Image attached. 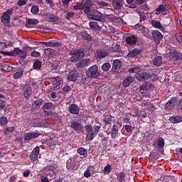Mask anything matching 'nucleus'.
<instances>
[{
	"label": "nucleus",
	"instance_id": "obj_14",
	"mask_svg": "<svg viewBox=\"0 0 182 182\" xmlns=\"http://www.w3.org/2000/svg\"><path fill=\"white\" fill-rule=\"evenodd\" d=\"M92 6H93V3L90 0H86L84 3H82V10L85 14H90V11H92Z\"/></svg>",
	"mask_w": 182,
	"mask_h": 182
},
{
	"label": "nucleus",
	"instance_id": "obj_6",
	"mask_svg": "<svg viewBox=\"0 0 182 182\" xmlns=\"http://www.w3.org/2000/svg\"><path fill=\"white\" fill-rule=\"evenodd\" d=\"M135 77L136 80H139V82H143L144 80H149V79L151 77V74L144 71V72L136 73L135 75Z\"/></svg>",
	"mask_w": 182,
	"mask_h": 182
},
{
	"label": "nucleus",
	"instance_id": "obj_1",
	"mask_svg": "<svg viewBox=\"0 0 182 182\" xmlns=\"http://www.w3.org/2000/svg\"><path fill=\"white\" fill-rule=\"evenodd\" d=\"M85 140L87 141H92L97 134H99V132H100V129H102V125L99 124L98 125H95L92 127V124H88L85 126Z\"/></svg>",
	"mask_w": 182,
	"mask_h": 182
},
{
	"label": "nucleus",
	"instance_id": "obj_21",
	"mask_svg": "<svg viewBox=\"0 0 182 182\" xmlns=\"http://www.w3.org/2000/svg\"><path fill=\"white\" fill-rule=\"evenodd\" d=\"M97 59H103L109 56V53L105 49H98L96 50Z\"/></svg>",
	"mask_w": 182,
	"mask_h": 182
},
{
	"label": "nucleus",
	"instance_id": "obj_45",
	"mask_svg": "<svg viewBox=\"0 0 182 182\" xmlns=\"http://www.w3.org/2000/svg\"><path fill=\"white\" fill-rule=\"evenodd\" d=\"M114 25L117 26H120V25H123V20L120 17H116L114 18V21L112 23Z\"/></svg>",
	"mask_w": 182,
	"mask_h": 182
},
{
	"label": "nucleus",
	"instance_id": "obj_4",
	"mask_svg": "<svg viewBox=\"0 0 182 182\" xmlns=\"http://www.w3.org/2000/svg\"><path fill=\"white\" fill-rule=\"evenodd\" d=\"M14 14V9H9L1 16V22L4 25H9L11 23V16Z\"/></svg>",
	"mask_w": 182,
	"mask_h": 182
},
{
	"label": "nucleus",
	"instance_id": "obj_36",
	"mask_svg": "<svg viewBox=\"0 0 182 182\" xmlns=\"http://www.w3.org/2000/svg\"><path fill=\"white\" fill-rule=\"evenodd\" d=\"M0 66L1 70H4V72H12V70H14V67L11 66L9 64L1 63Z\"/></svg>",
	"mask_w": 182,
	"mask_h": 182
},
{
	"label": "nucleus",
	"instance_id": "obj_54",
	"mask_svg": "<svg viewBox=\"0 0 182 182\" xmlns=\"http://www.w3.org/2000/svg\"><path fill=\"white\" fill-rule=\"evenodd\" d=\"M14 130H15V127H7L4 130V134L6 136H8V134H9V133H12V132H14Z\"/></svg>",
	"mask_w": 182,
	"mask_h": 182
},
{
	"label": "nucleus",
	"instance_id": "obj_27",
	"mask_svg": "<svg viewBox=\"0 0 182 182\" xmlns=\"http://www.w3.org/2000/svg\"><path fill=\"white\" fill-rule=\"evenodd\" d=\"M119 137V126L114 124L111 129V138L116 139Z\"/></svg>",
	"mask_w": 182,
	"mask_h": 182
},
{
	"label": "nucleus",
	"instance_id": "obj_61",
	"mask_svg": "<svg viewBox=\"0 0 182 182\" xmlns=\"http://www.w3.org/2000/svg\"><path fill=\"white\" fill-rule=\"evenodd\" d=\"M74 9H75V11L83 10V3H77L76 5L74 6Z\"/></svg>",
	"mask_w": 182,
	"mask_h": 182
},
{
	"label": "nucleus",
	"instance_id": "obj_38",
	"mask_svg": "<svg viewBox=\"0 0 182 182\" xmlns=\"http://www.w3.org/2000/svg\"><path fill=\"white\" fill-rule=\"evenodd\" d=\"M90 63V59H83L81 61L78 62L76 65L77 68H85V66H87Z\"/></svg>",
	"mask_w": 182,
	"mask_h": 182
},
{
	"label": "nucleus",
	"instance_id": "obj_60",
	"mask_svg": "<svg viewBox=\"0 0 182 182\" xmlns=\"http://www.w3.org/2000/svg\"><path fill=\"white\" fill-rule=\"evenodd\" d=\"M144 26L143 25H140L139 23L136 24L134 26V29H136V31H137L138 32H141L144 29Z\"/></svg>",
	"mask_w": 182,
	"mask_h": 182
},
{
	"label": "nucleus",
	"instance_id": "obj_53",
	"mask_svg": "<svg viewBox=\"0 0 182 182\" xmlns=\"http://www.w3.org/2000/svg\"><path fill=\"white\" fill-rule=\"evenodd\" d=\"M54 53H55V50L52 48H46L44 50V53L46 56H52V55H53Z\"/></svg>",
	"mask_w": 182,
	"mask_h": 182
},
{
	"label": "nucleus",
	"instance_id": "obj_50",
	"mask_svg": "<svg viewBox=\"0 0 182 182\" xmlns=\"http://www.w3.org/2000/svg\"><path fill=\"white\" fill-rule=\"evenodd\" d=\"M31 12L33 15H38L39 14V6L33 5L31 9Z\"/></svg>",
	"mask_w": 182,
	"mask_h": 182
},
{
	"label": "nucleus",
	"instance_id": "obj_7",
	"mask_svg": "<svg viewBox=\"0 0 182 182\" xmlns=\"http://www.w3.org/2000/svg\"><path fill=\"white\" fill-rule=\"evenodd\" d=\"M89 19H92V21H102L103 18V14L97 10H93L88 14Z\"/></svg>",
	"mask_w": 182,
	"mask_h": 182
},
{
	"label": "nucleus",
	"instance_id": "obj_55",
	"mask_svg": "<svg viewBox=\"0 0 182 182\" xmlns=\"http://www.w3.org/2000/svg\"><path fill=\"white\" fill-rule=\"evenodd\" d=\"M117 177L119 182H123L124 181V178H126V174L124 173V172H121L119 173Z\"/></svg>",
	"mask_w": 182,
	"mask_h": 182
},
{
	"label": "nucleus",
	"instance_id": "obj_51",
	"mask_svg": "<svg viewBox=\"0 0 182 182\" xmlns=\"http://www.w3.org/2000/svg\"><path fill=\"white\" fill-rule=\"evenodd\" d=\"M111 65L109 63H105L102 65V70H103V72H108V70H110V68H111Z\"/></svg>",
	"mask_w": 182,
	"mask_h": 182
},
{
	"label": "nucleus",
	"instance_id": "obj_46",
	"mask_svg": "<svg viewBox=\"0 0 182 182\" xmlns=\"http://www.w3.org/2000/svg\"><path fill=\"white\" fill-rule=\"evenodd\" d=\"M89 26L93 31H97V29H99V24H97V22H96V21L90 22L89 23Z\"/></svg>",
	"mask_w": 182,
	"mask_h": 182
},
{
	"label": "nucleus",
	"instance_id": "obj_30",
	"mask_svg": "<svg viewBox=\"0 0 182 182\" xmlns=\"http://www.w3.org/2000/svg\"><path fill=\"white\" fill-rule=\"evenodd\" d=\"M112 6L117 11L122 9V7L123 6V0H112Z\"/></svg>",
	"mask_w": 182,
	"mask_h": 182
},
{
	"label": "nucleus",
	"instance_id": "obj_32",
	"mask_svg": "<svg viewBox=\"0 0 182 182\" xmlns=\"http://www.w3.org/2000/svg\"><path fill=\"white\" fill-rule=\"evenodd\" d=\"M38 43H39V45H45V46H47V47H53V46L56 47L60 45V43L53 42V41H50L48 42L41 41Z\"/></svg>",
	"mask_w": 182,
	"mask_h": 182
},
{
	"label": "nucleus",
	"instance_id": "obj_23",
	"mask_svg": "<svg viewBox=\"0 0 182 182\" xmlns=\"http://www.w3.org/2000/svg\"><path fill=\"white\" fill-rule=\"evenodd\" d=\"M39 23V20L36 18H26V28H33Z\"/></svg>",
	"mask_w": 182,
	"mask_h": 182
},
{
	"label": "nucleus",
	"instance_id": "obj_31",
	"mask_svg": "<svg viewBox=\"0 0 182 182\" xmlns=\"http://www.w3.org/2000/svg\"><path fill=\"white\" fill-rule=\"evenodd\" d=\"M174 105H176V100L174 99L169 100L165 105L166 110H168V111L173 110L174 107Z\"/></svg>",
	"mask_w": 182,
	"mask_h": 182
},
{
	"label": "nucleus",
	"instance_id": "obj_49",
	"mask_svg": "<svg viewBox=\"0 0 182 182\" xmlns=\"http://www.w3.org/2000/svg\"><path fill=\"white\" fill-rule=\"evenodd\" d=\"M132 124L129 123V124H125L124 126V129L127 131V133H132V132L134 130V127L131 125Z\"/></svg>",
	"mask_w": 182,
	"mask_h": 182
},
{
	"label": "nucleus",
	"instance_id": "obj_42",
	"mask_svg": "<svg viewBox=\"0 0 182 182\" xmlns=\"http://www.w3.org/2000/svg\"><path fill=\"white\" fill-rule=\"evenodd\" d=\"M103 174H105V176L107 174H110V173H112V165L110 164H107V166H105L104 167V169L102 171Z\"/></svg>",
	"mask_w": 182,
	"mask_h": 182
},
{
	"label": "nucleus",
	"instance_id": "obj_16",
	"mask_svg": "<svg viewBox=\"0 0 182 182\" xmlns=\"http://www.w3.org/2000/svg\"><path fill=\"white\" fill-rule=\"evenodd\" d=\"M51 83L54 87V89H60L62 87L63 83V81H62V79L60 77H55L52 79Z\"/></svg>",
	"mask_w": 182,
	"mask_h": 182
},
{
	"label": "nucleus",
	"instance_id": "obj_56",
	"mask_svg": "<svg viewBox=\"0 0 182 182\" xmlns=\"http://www.w3.org/2000/svg\"><path fill=\"white\" fill-rule=\"evenodd\" d=\"M101 144L103 146V147H107V145L109 144V136L105 137L101 141Z\"/></svg>",
	"mask_w": 182,
	"mask_h": 182
},
{
	"label": "nucleus",
	"instance_id": "obj_57",
	"mask_svg": "<svg viewBox=\"0 0 182 182\" xmlns=\"http://www.w3.org/2000/svg\"><path fill=\"white\" fill-rule=\"evenodd\" d=\"M139 15L140 16L139 21L143 22L144 21H146L147 19V16H146V14L144 12H139Z\"/></svg>",
	"mask_w": 182,
	"mask_h": 182
},
{
	"label": "nucleus",
	"instance_id": "obj_29",
	"mask_svg": "<svg viewBox=\"0 0 182 182\" xmlns=\"http://www.w3.org/2000/svg\"><path fill=\"white\" fill-rule=\"evenodd\" d=\"M133 82H134V77L129 76L124 80L122 86L123 87H129Z\"/></svg>",
	"mask_w": 182,
	"mask_h": 182
},
{
	"label": "nucleus",
	"instance_id": "obj_8",
	"mask_svg": "<svg viewBox=\"0 0 182 182\" xmlns=\"http://www.w3.org/2000/svg\"><path fill=\"white\" fill-rule=\"evenodd\" d=\"M42 134L39 133V132H28L26 133L23 135V141H29V140H32L33 139H38V137H39V136H41Z\"/></svg>",
	"mask_w": 182,
	"mask_h": 182
},
{
	"label": "nucleus",
	"instance_id": "obj_28",
	"mask_svg": "<svg viewBox=\"0 0 182 182\" xmlns=\"http://www.w3.org/2000/svg\"><path fill=\"white\" fill-rule=\"evenodd\" d=\"M92 174H95V167L89 166L84 172V177L89 178Z\"/></svg>",
	"mask_w": 182,
	"mask_h": 182
},
{
	"label": "nucleus",
	"instance_id": "obj_10",
	"mask_svg": "<svg viewBox=\"0 0 182 182\" xmlns=\"http://www.w3.org/2000/svg\"><path fill=\"white\" fill-rule=\"evenodd\" d=\"M70 127L76 133H82L83 130V125L77 121H73L70 122Z\"/></svg>",
	"mask_w": 182,
	"mask_h": 182
},
{
	"label": "nucleus",
	"instance_id": "obj_40",
	"mask_svg": "<svg viewBox=\"0 0 182 182\" xmlns=\"http://www.w3.org/2000/svg\"><path fill=\"white\" fill-rule=\"evenodd\" d=\"M141 33H142V35H144V36H145V38H147V39H151V31H150V30L147 28H144Z\"/></svg>",
	"mask_w": 182,
	"mask_h": 182
},
{
	"label": "nucleus",
	"instance_id": "obj_52",
	"mask_svg": "<svg viewBox=\"0 0 182 182\" xmlns=\"http://www.w3.org/2000/svg\"><path fill=\"white\" fill-rule=\"evenodd\" d=\"M112 115H106L103 119V122L105 124H112Z\"/></svg>",
	"mask_w": 182,
	"mask_h": 182
},
{
	"label": "nucleus",
	"instance_id": "obj_9",
	"mask_svg": "<svg viewBox=\"0 0 182 182\" xmlns=\"http://www.w3.org/2000/svg\"><path fill=\"white\" fill-rule=\"evenodd\" d=\"M40 151L41 148L39 146H36L33 149L30 154V160L33 161V163L38 161V157L39 156Z\"/></svg>",
	"mask_w": 182,
	"mask_h": 182
},
{
	"label": "nucleus",
	"instance_id": "obj_24",
	"mask_svg": "<svg viewBox=\"0 0 182 182\" xmlns=\"http://www.w3.org/2000/svg\"><path fill=\"white\" fill-rule=\"evenodd\" d=\"M53 109H55V106L52 102H46L43 106V110L45 113L49 114Z\"/></svg>",
	"mask_w": 182,
	"mask_h": 182
},
{
	"label": "nucleus",
	"instance_id": "obj_5",
	"mask_svg": "<svg viewBox=\"0 0 182 182\" xmlns=\"http://www.w3.org/2000/svg\"><path fill=\"white\" fill-rule=\"evenodd\" d=\"M149 39H152L154 42H155V43L159 45L160 42H161V40L163 39V35L160 31L157 30H153L151 31V38Z\"/></svg>",
	"mask_w": 182,
	"mask_h": 182
},
{
	"label": "nucleus",
	"instance_id": "obj_41",
	"mask_svg": "<svg viewBox=\"0 0 182 182\" xmlns=\"http://www.w3.org/2000/svg\"><path fill=\"white\" fill-rule=\"evenodd\" d=\"M23 73L24 71L22 69L18 70L14 74L13 78L16 80H18V79H21V77L23 76Z\"/></svg>",
	"mask_w": 182,
	"mask_h": 182
},
{
	"label": "nucleus",
	"instance_id": "obj_58",
	"mask_svg": "<svg viewBox=\"0 0 182 182\" xmlns=\"http://www.w3.org/2000/svg\"><path fill=\"white\" fill-rule=\"evenodd\" d=\"M175 38L178 42H181L182 41V33L180 31H176L175 34Z\"/></svg>",
	"mask_w": 182,
	"mask_h": 182
},
{
	"label": "nucleus",
	"instance_id": "obj_26",
	"mask_svg": "<svg viewBox=\"0 0 182 182\" xmlns=\"http://www.w3.org/2000/svg\"><path fill=\"white\" fill-rule=\"evenodd\" d=\"M33 69L34 70H42V61L39 59H34L33 60Z\"/></svg>",
	"mask_w": 182,
	"mask_h": 182
},
{
	"label": "nucleus",
	"instance_id": "obj_37",
	"mask_svg": "<svg viewBox=\"0 0 182 182\" xmlns=\"http://www.w3.org/2000/svg\"><path fill=\"white\" fill-rule=\"evenodd\" d=\"M42 105H43V100L41 98H38L32 103L33 109H41V106H42Z\"/></svg>",
	"mask_w": 182,
	"mask_h": 182
},
{
	"label": "nucleus",
	"instance_id": "obj_18",
	"mask_svg": "<svg viewBox=\"0 0 182 182\" xmlns=\"http://www.w3.org/2000/svg\"><path fill=\"white\" fill-rule=\"evenodd\" d=\"M122 66H123V62L119 59L114 60L113 61L112 70L115 73L120 72V69H122Z\"/></svg>",
	"mask_w": 182,
	"mask_h": 182
},
{
	"label": "nucleus",
	"instance_id": "obj_2",
	"mask_svg": "<svg viewBox=\"0 0 182 182\" xmlns=\"http://www.w3.org/2000/svg\"><path fill=\"white\" fill-rule=\"evenodd\" d=\"M70 55H71L70 60V62H73V63H76V62H79V60H80L82 58H85V56H86V54L85 53V50H83V48L71 50Z\"/></svg>",
	"mask_w": 182,
	"mask_h": 182
},
{
	"label": "nucleus",
	"instance_id": "obj_33",
	"mask_svg": "<svg viewBox=\"0 0 182 182\" xmlns=\"http://www.w3.org/2000/svg\"><path fill=\"white\" fill-rule=\"evenodd\" d=\"M152 63L154 66H161L163 63V57L158 55L152 60Z\"/></svg>",
	"mask_w": 182,
	"mask_h": 182
},
{
	"label": "nucleus",
	"instance_id": "obj_22",
	"mask_svg": "<svg viewBox=\"0 0 182 182\" xmlns=\"http://www.w3.org/2000/svg\"><path fill=\"white\" fill-rule=\"evenodd\" d=\"M68 112L71 114H79V112H80V108L76 104H71L68 107Z\"/></svg>",
	"mask_w": 182,
	"mask_h": 182
},
{
	"label": "nucleus",
	"instance_id": "obj_59",
	"mask_svg": "<svg viewBox=\"0 0 182 182\" xmlns=\"http://www.w3.org/2000/svg\"><path fill=\"white\" fill-rule=\"evenodd\" d=\"M158 146L159 147V149H163L164 147V139L163 138H159L158 140Z\"/></svg>",
	"mask_w": 182,
	"mask_h": 182
},
{
	"label": "nucleus",
	"instance_id": "obj_64",
	"mask_svg": "<svg viewBox=\"0 0 182 182\" xmlns=\"http://www.w3.org/2000/svg\"><path fill=\"white\" fill-rule=\"evenodd\" d=\"M31 56H32V58H39L41 57V53L36 50L32 51L31 53Z\"/></svg>",
	"mask_w": 182,
	"mask_h": 182
},
{
	"label": "nucleus",
	"instance_id": "obj_20",
	"mask_svg": "<svg viewBox=\"0 0 182 182\" xmlns=\"http://www.w3.org/2000/svg\"><path fill=\"white\" fill-rule=\"evenodd\" d=\"M156 15H166L167 14V5L160 4L156 9Z\"/></svg>",
	"mask_w": 182,
	"mask_h": 182
},
{
	"label": "nucleus",
	"instance_id": "obj_19",
	"mask_svg": "<svg viewBox=\"0 0 182 182\" xmlns=\"http://www.w3.org/2000/svg\"><path fill=\"white\" fill-rule=\"evenodd\" d=\"M77 77H79V73L77 71L73 70L70 72L67 76V80H68V82H76V80H77Z\"/></svg>",
	"mask_w": 182,
	"mask_h": 182
},
{
	"label": "nucleus",
	"instance_id": "obj_39",
	"mask_svg": "<svg viewBox=\"0 0 182 182\" xmlns=\"http://www.w3.org/2000/svg\"><path fill=\"white\" fill-rule=\"evenodd\" d=\"M77 152L80 156H82L83 159L87 157V149H85L83 147H80L77 149Z\"/></svg>",
	"mask_w": 182,
	"mask_h": 182
},
{
	"label": "nucleus",
	"instance_id": "obj_62",
	"mask_svg": "<svg viewBox=\"0 0 182 182\" xmlns=\"http://www.w3.org/2000/svg\"><path fill=\"white\" fill-rule=\"evenodd\" d=\"M170 56H171L172 58H178V52H177V50H171Z\"/></svg>",
	"mask_w": 182,
	"mask_h": 182
},
{
	"label": "nucleus",
	"instance_id": "obj_15",
	"mask_svg": "<svg viewBox=\"0 0 182 182\" xmlns=\"http://www.w3.org/2000/svg\"><path fill=\"white\" fill-rule=\"evenodd\" d=\"M77 162L76 161L70 158L66 163V168L68 170H77L79 168V166L77 165Z\"/></svg>",
	"mask_w": 182,
	"mask_h": 182
},
{
	"label": "nucleus",
	"instance_id": "obj_63",
	"mask_svg": "<svg viewBox=\"0 0 182 182\" xmlns=\"http://www.w3.org/2000/svg\"><path fill=\"white\" fill-rule=\"evenodd\" d=\"M8 123V118L6 117H1L0 118V126H4Z\"/></svg>",
	"mask_w": 182,
	"mask_h": 182
},
{
	"label": "nucleus",
	"instance_id": "obj_17",
	"mask_svg": "<svg viewBox=\"0 0 182 182\" xmlns=\"http://www.w3.org/2000/svg\"><path fill=\"white\" fill-rule=\"evenodd\" d=\"M44 18L47 22H58L59 17L52 13H46Z\"/></svg>",
	"mask_w": 182,
	"mask_h": 182
},
{
	"label": "nucleus",
	"instance_id": "obj_35",
	"mask_svg": "<svg viewBox=\"0 0 182 182\" xmlns=\"http://www.w3.org/2000/svg\"><path fill=\"white\" fill-rule=\"evenodd\" d=\"M47 143H48V145L49 146V147H50V149H54L55 146H56V144H58V138H56V137L50 138L47 141Z\"/></svg>",
	"mask_w": 182,
	"mask_h": 182
},
{
	"label": "nucleus",
	"instance_id": "obj_12",
	"mask_svg": "<svg viewBox=\"0 0 182 182\" xmlns=\"http://www.w3.org/2000/svg\"><path fill=\"white\" fill-rule=\"evenodd\" d=\"M153 87V84L150 82H146L144 84L141 85L139 87V91L143 95V96H146L147 95V90L148 89H151Z\"/></svg>",
	"mask_w": 182,
	"mask_h": 182
},
{
	"label": "nucleus",
	"instance_id": "obj_25",
	"mask_svg": "<svg viewBox=\"0 0 182 182\" xmlns=\"http://www.w3.org/2000/svg\"><path fill=\"white\" fill-rule=\"evenodd\" d=\"M141 53V50L139 48H135L134 50H130L127 54V58H130L133 59V58H136V56L140 55Z\"/></svg>",
	"mask_w": 182,
	"mask_h": 182
},
{
	"label": "nucleus",
	"instance_id": "obj_13",
	"mask_svg": "<svg viewBox=\"0 0 182 182\" xmlns=\"http://www.w3.org/2000/svg\"><path fill=\"white\" fill-rule=\"evenodd\" d=\"M137 41H139V37L135 35L129 36L126 38V43L127 46H134L136 43H137Z\"/></svg>",
	"mask_w": 182,
	"mask_h": 182
},
{
	"label": "nucleus",
	"instance_id": "obj_48",
	"mask_svg": "<svg viewBox=\"0 0 182 182\" xmlns=\"http://www.w3.org/2000/svg\"><path fill=\"white\" fill-rule=\"evenodd\" d=\"M75 17V13L74 11H68L65 15V19H67V21H70V19H72V18Z\"/></svg>",
	"mask_w": 182,
	"mask_h": 182
},
{
	"label": "nucleus",
	"instance_id": "obj_3",
	"mask_svg": "<svg viewBox=\"0 0 182 182\" xmlns=\"http://www.w3.org/2000/svg\"><path fill=\"white\" fill-rule=\"evenodd\" d=\"M86 76L87 79H97L100 76V71H99V66L93 65L86 70Z\"/></svg>",
	"mask_w": 182,
	"mask_h": 182
},
{
	"label": "nucleus",
	"instance_id": "obj_34",
	"mask_svg": "<svg viewBox=\"0 0 182 182\" xmlns=\"http://www.w3.org/2000/svg\"><path fill=\"white\" fill-rule=\"evenodd\" d=\"M169 122L176 124L177 123H181L182 117L181 116H171L169 117Z\"/></svg>",
	"mask_w": 182,
	"mask_h": 182
},
{
	"label": "nucleus",
	"instance_id": "obj_47",
	"mask_svg": "<svg viewBox=\"0 0 182 182\" xmlns=\"http://www.w3.org/2000/svg\"><path fill=\"white\" fill-rule=\"evenodd\" d=\"M151 23L152 26H154V28H156V29L161 28V23H160L159 21L151 20Z\"/></svg>",
	"mask_w": 182,
	"mask_h": 182
},
{
	"label": "nucleus",
	"instance_id": "obj_44",
	"mask_svg": "<svg viewBox=\"0 0 182 182\" xmlns=\"http://www.w3.org/2000/svg\"><path fill=\"white\" fill-rule=\"evenodd\" d=\"M81 37L85 41H92V36H90V34L87 33V32H86V31L81 33Z\"/></svg>",
	"mask_w": 182,
	"mask_h": 182
},
{
	"label": "nucleus",
	"instance_id": "obj_43",
	"mask_svg": "<svg viewBox=\"0 0 182 182\" xmlns=\"http://www.w3.org/2000/svg\"><path fill=\"white\" fill-rule=\"evenodd\" d=\"M96 4L100 8H107V6H110V4L108 2L104 1H96Z\"/></svg>",
	"mask_w": 182,
	"mask_h": 182
},
{
	"label": "nucleus",
	"instance_id": "obj_11",
	"mask_svg": "<svg viewBox=\"0 0 182 182\" xmlns=\"http://www.w3.org/2000/svg\"><path fill=\"white\" fill-rule=\"evenodd\" d=\"M23 89V95L26 99H29L31 97V95H32V87L29 84H25L22 86Z\"/></svg>",
	"mask_w": 182,
	"mask_h": 182
}]
</instances>
